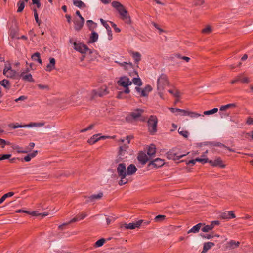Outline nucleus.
I'll use <instances>...</instances> for the list:
<instances>
[{
  "instance_id": "7c9ffc66",
  "label": "nucleus",
  "mask_w": 253,
  "mask_h": 253,
  "mask_svg": "<svg viewBox=\"0 0 253 253\" xmlns=\"http://www.w3.org/2000/svg\"><path fill=\"white\" fill-rule=\"evenodd\" d=\"M236 107V104L235 103H230L228 104L225 105L221 106L219 109L220 111H226V110L233 109Z\"/></svg>"
},
{
  "instance_id": "774afa93",
  "label": "nucleus",
  "mask_w": 253,
  "mask_h": 253,
  "mask_svg": "<svg viewBox=\"0 0 253 253\" xmlns=\"http://www.w3.org/2000/svg\"><path fill=\"white\" fill-rule=\"evenodd\" d=\"M94 125L93 124H91L89 125L87 128L82 129L80 132H86L87 130H91L93 128Z\"/></svg>"
},
{
  "instance_id": "2f4dec72",
  "label": "nucleus",
  "mask_w": 253,
  "mask_h": 253,
  "mask_svg": "<svg viewBox=\"0 0 253 253\" xmlns=\"http://www.w3.org/2000/svg\"><path fill=\"white\" fill-rule=\"evenodd\" d=\"M131 55L136 63H138L141 60V55L138 52H132Z\"/></svg>"
},
{
  "instance_id": "c85d7f7f",
  "label": "nucleus",
  "mask_w": 253,
  "mask_h": 253,
  "mask_svg": "<svg viewBox=\"0 0 253 253\" xmlns=\"http://www.w3.org/2000/svg\"><path fill=\"white\" fill-rule=\"evenodd\" d=\"M202 225H203V223H199L196 224V225L194 226L192 228H191L190 230H189L187 232V233L189 234L190 233H198Z\"/></svg>"
},
{
  "instance_id": "f3484780",
  "label": "nucleus",
  "mask_w": 253,
  "mask_h": 253,
  "mask_svg": "<svg viewBox=\"0 0 253 253\" xmlns=\"http://www.w3.org/2000/svg\"><path fill=\"white\" fill-rule=\"evenodd\" d=\"M150 159H151V158L145 152H142L138 156V160L143 165L145 164Z\"/></svg>"
},
{
  "instance_id": "b1692460",
  "label": "nucleus",
  "mask_w": 253,
  "mask_h": 253,
  "mask_svg": "<svg viewBox=\"0 0 253 253\" xmlns=\"http://www.w3.org/2000/svg\"><path fill=\"white\" fill-rule=\"evenodd\" d=\"M75 29L76 31L80 30L83 27L84 23V18H82L80 20H75Z\"/></svg>"
},
{
  "instance_id": "473e14b6",
  "label": "nucleus",
  "mask_w": 253,
  "mask_h": 253,
  "mask_svg": "<svg viewBox=\"0 0 253 253\" xmlns=\"http://www.w3.org/2000/svg\"><path fill=\"white\" fill-rule=\"evenodd\" d=\"M38 88L42 90L48 91L50 90L49 86L47 84H37Z\"/></svg>"
},
{
  "instance_id": "ea45409f",
  "label": "nucleus",
  "mask_w": 253,
  "mask_h": 253,
  "mask_svg": "<svg viewBox=\"0 0 253 253\" xmlns=\"http://www.w3.org/2000/svg\"><path fill=\"white\" fill-rule=\"evenodd\" d=\"M112 5L118 11H120V10L124 8V6L119 2L113 1L112 3Z\"/></svg>"
},
{
  "instance_id": "423d86ee",
  "label": "nucleus",
  "mask_w": 253,
  "mask_h": 253,
  "mask_svg": "<svg viewBox=\"0 0 253 253\" xmlns=\"http://www.w3.org/2000/svg\"><path fill=\"white\" fill-rule=\"evenodd\" d=\"M29 69L26 68L22 70L20 74H18V78L21 79L24 81L33 82L34 81L32 75L29 73Z\"/></svg>"
},
{
  "instance_id": "052dcab7",
  "label": "nucleus",
  "mask_w": 253,
  "mask_h": 253,
  "mask_svg": "<svg viewBox=\"0 0 253 253\" xmlns=\"http://www.w3.org/2000/svg\"><path fill=\"white\" fill-rule=\"evenodd\" d=\"M34 18L36 20V22L39 25H40L41 24V21L39 19L38 15L36 11V10L34 9Z\"/></svg>"
},
{
  "instance_id": "a211bd4d",
  "label": "nucleus",
  "mask_w": 253,
  "mask_h": 253,
  "mask_svg": "<svg viewBox=\"0 0 253 253\" xmlns=\"http://www.w3.org/2000/svg\"><path fill=\"white\" fill-rule=\"evenodd\" d=\"M143 112V109L140 108L136 109L131 113L130 117L135 120H137L141 117Z\"/></svg>"
},
{
  "instance_id": "5fc2aeb1",
  "label": "nucleus",
  "mask_w": 253,
  "mask_h": 253,
  "mask_svg": "<svg viewBox=\"0 0 253 253\" xmlns=\"http://www.w3.org/2000/svg\"><path fill=\"white\" fill-rule=\"evenodd\" d=\"M105 242V240L104 239H101L98 240L95 242V246L97 247H99L102 246Z\"/></svg>"
},
{
  "instance_id": "412c9836",
  "label": "nucleus",
  "mask_w": 253,
  "mask_h": 253,
  "mask_svg": "<svg viewBox=\"0 0 253 253\" xmlns=\"http://www.w3.org/2000/svg\"><path fill=\"white\" fill-rule=\"evenodd\" d=\"M103 194L102 192H99L96 194H93L89 197H87V202H94L96 200L100 199L103 197Z\"/></svg>"
},
{
  "instance_id": "c756f323",
  "label": "nucleus",
  "mask_w": 253,
  "mask_h": 253,
  "mask_svg": "<svg viewBox=\"0 0 253 253\" xmlns=\"http://www.w3.org/2000/svg\"><path fill=\"white\" fill-rule=\"evenodd\" d=\"M18 29H11L9 32V36L13 39H19L20 38L18 36Z\"/></svg>"
},
{
  "instance_id": "e2e57ef3",
  "label": "nucleus",
  "mask_w": 253,
  "mask_h": 253,
  "mask_svg": "<svg viewBox=\"0 0 253 253\" xmlns=\"http://www.w3.org/2000/svg\"><path fill=\"white\" fill-rule=\"evenodd\" d=\"M152 25L157 29L159 30V32H160V33H162L163 32H164V30L162 29V28H161L159 26L156 24V23H154V22H153L152 23Z\"/></svg>"
},
{
  "instance_id": "bf43d9fd",
  "label": "nucleus",
  "mask_w": 253,
  "mask_h": 253,
  "mask_svg": "<svg viewBox=\"0 0 253 253\" xmlns=\"http://www.w3.org/2000/svg\"><path fill=\"white\" fill-rule=\"evenodd\" d=\"M242 77V74L238 75L235 79L233 80L231 82V83L232 84H234L238 82V81H240L241 80L240 79H241Z\"/></svg>"
},
{
  "instance_id": "680f3d73",
  "label": "nucleus",
  "mask_w": 253,
  "mask_h": 253,
  "mask_svg": "<svg viewBox=\"0 0 253 253\" xmlns=\"http://www.w3.org/2000/svg\"><path fill=\"white\" fill-rule=\"evenodd\" d=\"M10 143L9 142H6L5 140L0 138V145L1 146L2 148H4L5 145H9Z\"/></svg>"
},
{
  "instance_id": "aec40b11",
  "label": "nucleus",
  "mask_w": 253,
  "mask_h": 253,
  "mask_svg": "<svg viewBox=\"0 0 253 253\" xmlns=\"http://www.w3.org/2000/svg\"><path fill=\"white\" fill-rule=\"evenodd\" d=\"M208 162L211 165L216 167L219 166L221 168H224L225 165L223 164L222 160L220 158H217L214 161L210 160L208 159Z\"/></svg>"
},
{
  "instance_id": "dca6fc26",
  "label": "nucleus",
  "mask_w": 253,
  "mask_h": 253,
  "mask_svg": "<svg viewBox=\"0 0 253 253\" xmlns=\"http://www.w3.org/2000/svg\"><path fill=\"white\" fill-rule=\"evenodd\" d=\"M127 147L128 146L126 145V144H125L124 146H120L119 151L120 159L124 160V159L127 158L128 156L130 155V154L126 151Z\"/></svg>"
},
{
  "instance_id": "c03bdc74",
  "label": "nucleus",
  "mask_w": 253,
  "mask_h": 253,
  "mask_svg": "<svg viewBox=\"0 0 253 253\" xmlns=\"http://www.w3.org/2000/svg\"><path fill=\"white\" fill-rule=\"evenodd\" d=\"M201 116H202V115H201L200 114L196 112L189 111V114H188V116H189L190 118H193V119L197 118ZM202 116H203V115H202Z\"/></svg>"
},
{
  "instance_id": "c9c22d12",
  "label": "nucleus",
  "mask_w": 253,
  "mask_h": 253,
  "mask_svg": "<svg viewBox=\"0 0 253 253\" xmlns=\"http://www.w3.org/2000/svg\"><path fill=\"white\" fill-rule=\"evenodd\" d=\"M168 92L169 93L171 94L173 96V97H174L175 98H178L180 97L181 93L177 90L170 89V90H169Z\"/></svg>"
},
{
  "instance_id": "4d7b16f0",
  "label": "nucleus",
  "mask_w": 253,
  "mask_h": 253,
  "mask_svg": "<svg viewBox=\"0 0 253 253\" xmlns=\"http://www.w3.org/2000/svg\"><path fill=\"white\" fill-rule=\"evenodd\" d=\"M221 217L223 219H230V216H229V212L227 211V212L222 213L221 215Z\"/></svg>"
},
{
  "instance_id": "79ce46f5",
  "label": "nucleus",
  "mask_w": 253,
  "mask_h": 253,
  "mask_svg": "<svg viewBox=\"0 0 253 253\" xmlns=\"http://www.w3.org/2000/svg\"><path fill=\"white\" fill-rule=\"evenodd\" d=\"M13 195L14 193L13 192H9L6 194H4L0 199V204H1L5 200L6 198L7 197H11Z\"/></svg>"
},
{
  "instance_id": "9b49d317",
  "label": "nucleus",
  "mask_w": 253,
  "mask_h": 253,
  "mask_svg": "<svg viewBox=\"0 0 253 253\" xmlns=\"http://www.w3.org/2000/svg\"><path fill=\"white\" fill-rule=\"evenodd\" d=\"M115 63H117L121 67H122L126 71L128 72L132 70H133V65L130 62H120L118 61H115Z\"/></svg>"
},
{
  "instance_id": "8fccbe9b",
  "label": "nucleus",
  "mask_w": 253,
  "mask_h": 253,
  "mask_svg": "<svg viewBox=\"0 0 253 253\" xmlns=\"http://www.w3.org/2000/svg\"><path fill=\"white\" fill-rule=\"evenodd\" d=\"M189 111L179 109V111L176 115H180L181 116H188Z\"/></svg>"
},
{
  "instance_id": "49530a36",
  "label": "nucleus",
  "mask_w": 253,
  "mask_h": 253,
  "mask_svg": "<svg viewBox=\"0 0 253 253\" xmlns=\"http://www.w3.org/2000/svg\"><path fill=\"white\" fill-rule=\"evenodd\" d=\"M212 31V27L210 26H207L202 30V32L205 34H209Z\"/></svg>"
},
{
  "instance_id": "4be33fe9",
  "label": "nucleus",
  "mask_w": 253,
  "mask_h": 253,
  "mask_svg": "<svg viewBox=\"0 0 253 253\" xmlns=\"http://www.w3.org/2000/svg\"><path fill=\"white\" fill-rule=\"evenodd\" d=\"M49 63L47 65L45 70L47 72H51L55 68L56 61L54 58H50Z\"/></svg>"
},
{
  "instance_id": "0eeeda50",
  "label": "nucleus",
  "mask_w": 253,
  "mask_h": 253,
  "mask_svg": "<svg viewBox=\"0 0 253 253\" xmlns=\"http://www.w3.org/2000/svg\"><path fill=\"white\" fill-rule=\"evenodd\" d=\"M165 160L164 159L157 158L149 162L148 165L149 169L159 168L162 167L165 164Z\"/></svg>"
},
{
  "instance_id": "393cba45",
  "label": "nucleus",
  "mask_w": 253,
  "mask_h": 253,
  "mask_svg": "<svg viewBox=\"0 0 253 253\" xmlns=\"http://www.w3.org/2000/svg\"><path fill=\"white\" fill-rule=\"evenodd\" d=\"M240 243L239 241H235L234 240H230L227 243V248L228 249H234L238 248L240 245Z\"/></svg>"
},
{
  "instance_id": "20e7f679",
  "label": "nucleus",
  "mask_w": 253,
  "mask_h": 253,
  "mask_svg": "<svg viewBox=\"0 0 253 253\" xmlns=\"http://www.w3.org/2000/svg\"><path fill=\"white\" fill-rule=\"evenodd\" d=\"M3 74L7 78L12 79H17L18 76V73L16 71L12 69L10 64H5Z\"/></svg>"
},
{
  "instance_id": "a878e982",
  "label": "nucleus",
  "mask_w": 253,
  "mask_h": 253,
  "mask_svg": "<svg viewBox=\"0 0 253 253\" xmlns=\"http://www.w3.org/2000/svg\"><path fill=\"white\" fill-rule=\"evenodd\" d=\"M215 245L214 243L211 242L205 243L203 245V249L201 253H206L209 249Z\"/></svg>"
},
{
  "instance_id": "37998d69",
  "label": "nucleus",
  "mask_w": 253,
  "mask_h": 253,
  "mask_svg": "<svg viewBox=\"0 0 253 253\" xmlns=\"http://www.w3.org/2000/svg\"><path fill=\"white\" fill-rule=\"evenodd\" d=\"M218 108H214L211 110L204 111L203 114H204V115H212V114L217 113L218 112Z\"/></svg>"
},
{
  "instance_id": "f03ea898",
  "label": "nucleus",
  "mask_w": 253,
  "mask_h": 253,
  "mask_svg": "<svg viewBox=\"0 0 253 253\" xmlns=\"http://www.w3.org/2000/svg\"><path fill=\"white\" fill-rule=\"evenodd\" d=\"M169 84L167 77L164 75L162 74L157 80V89L158 93L160 97L164 99L163 95V91L165 87Z\"/></svg>"
},
{
  "instance_id": "f704fd0d",
  "label": "nucleus",
  "mask_w": 253,
  "mask_h": 253,
  "mask_svg": "<svg viewBox=\"0 0 253 253\" xmlns=\"http://www.w3.org/2000/svg\"><path fill=\"white\" fill-rule=\"evenodd\" d=\"M98 39V35L97 33L93 31L91 33V35L90 37V42H96Z\"/></svg>"
},
{
  "instance_id": "338daca9",
  "label": "nucleus",
  "mask_w": 253,
  "mask_h": 253,
  "mask_svg": "<svg viewBox=\"0 0 253 253\" xmlns=\"http://www.w3.org/2000/svg\"><path fill=\"white\" fill-rule=\"evenodd\" d=\"M100 21L102 24L105 27L106 30L110 28L108 24L106 23V22L104 21L103 19H100Z\"/></svg>"
},
{
  "instance_id": "7ed1b4c3",
  "label": "nucleus",
  "mask_w": 253,
  "mask_h": 253,
  "mask_svg": "<svg viewBox=\"0 0 253 253\" xmlns=\"http://www.w3.org/2000/svg\"><path fill=\"white\" fill-rule=\"evenodd\" d=\"M118 84L125 88L124 93L128 94L130 92L128 86L132 84V81L128 77L126 76L121 77L118 81Z\"/></svg>"
},
{
  "instance_id": "58836bf2",
  "label": "nucleus",
  "mask_w": 253,
  "mask_h": 253,
  "mask_svg": "<svg viewBox=\"0 0 253 253\" xmlns=\"http://www.w3.org/2000/svg\"><path fill=\"white\" fill-rule=\"evenodd\" d=\"M12 148L19 153H27L29 152V150H22L21 148L17 145H13Z\"/></svg>"
},
{
  "instance_id": "1a4fd4ad",
  "label": "nucleus",
  "mask_w": 253,
  "mask_h": 253,
  "mask_svg": "<svg viewBox=\"0 0 253 253\" xmlns=\"http://www.w3.org/2000/svg\"><path fill=\"white\" fill-rule=\"evenodd\" d=\"M219 222L217 220L212 221L209 225H205L203 223L202 226H203L201 230L204 232H208L212 230L216 225H218Z\"/></svg>"
},
{
  "instance_id": "39448f33",
  "label": "nucleus",
  "mask_w": 253,
  "mask_h": 253,
  "mask_svg": "<svg viewBox=\"0 0 253 253\" xmlns=\"http://www.w3.org/2000/svg\"><path fill=\"white\" fill-rule=\"evenodd\" d=\"M158 119L156 116H151L148 120V129L153 134L157 131Z\"/></svg>"
},
{
  "instance_id": "6e6552de",
  "label": "nucleus",
  "mask_w": 253,
  "mask_h": 253,
  "mask_svg": "<svg viewBox=\"0 0 253 253\" xmlns=\"http://www.w3.org/2000/svg\"><path fill=\"white\" fill-rule=\"evenodd\" d=\"M109 93L108 88L106 86L101 87L98 91L93 90L91 92L92 98L96 96L102 97L107 95Z\"/></svg>"
},
{
  "instance_id": "de8ad7c7",
  "label": "nucleus",
  "mask_w": 253,
  "mask_h": 253,
  "mask_svg": "<svg viewBox=\"0 0 253 253\" xmlns=\"http://www.w3.org/2000/svg\"><path fill=\"white\" fill-rule=\"evenodd\" d=\"M0 84L6 88L9 87V82L7 80L4 79L0 82Z\"/></svg>"
},
{
  "instance_id": "f8f14e48",
  "label": "nucleus",
  "mask_w": 253,
  "mask_h": 253,
  "mask_svg": "<svg viewBox=\"0 0 253 253\" xmlns=\"http://www.w3.org/2000/svg\"><path fill=\"white\" fill-rule=\"evenodd\" d=\"M143 222V220H139L129 224H125L124 227L126 229H134L139 228Z\"/></svg>"
},
{
  "instance_id": "9d476101",
  "label": "nucleus",
  "mask_w": 253,
  "mask_h": 253,
  "mask_svg": "<svg viewBox=\"0 0 253 253\" xmlns=\"http://www.w3.org/2000/svg\"><path fill=\"white\" fill-rule=\"evenodd\" d=\"M135 89L140 94L141 96L146 97L147 96L148 93L151 91L152 88L151 86L148 85L143 89H142L139 87H136Z\"/></svg>"
},
{
  "instance_id": "a19ab883",
  "label": "nucleus",
  "mask_w": 253,
  "mask_h": 253,
  "mask_svg": "<svg viewBox=\"0 0 253 253\" xmlns=\"http://www.w3.org/2000/svg\"><path fill=\"white\" fill-rule=\"evenodd\" d=\"M86 23L89 29L90 30L93 31V29L95 28L97 26L96 23L93 22L92 20H87Z\"/></svg>"
},
{
  "instance_id": "72a5a7b5",
  "label": "nucleus",
  "mask_w": 253,
  "mask_h": 253,
  "mask_svg": "<svg viewBox=\"0 0 253 253\" xmlns=\"http://www.w3.org/2000/svg\"><path fill=\"white\" fill-rule=\"evenodd\" d=\"M179 134L182 136L183 137L187 138L189 135V133L187 130H186L182 128H179L178 130Z\"/></svg>"
},
{
  "instance_id": "bb28decb",
  "label": "nucleus",
  "mask_w": 253,
  "mask_h": 253,
  "mask_svg": "<svg viewBox=\"0 0 253 253\" xmlns=\"http://www.w3.org/2000/svg\"><path fill=\"white\" fill-rule=\"evenodd\" d=\"M147 154L152 158L156 154V147L154 144H151L148 149Z\"/></svg>"
},
{
  "instance_id": "5701e85b",
  "label": "nucleus",
  "mask_w": 253,
  "mask_h": 253,
  "mask_svg": "<svg viewBox=\"0 0 253 253\" xmlns=\"http://www.w3.org/2000/svg\"><path fill=\"white\" fill-rule=\"evenodd\" d=\"M196 162H199L202 164H205V163H206L208 162V158H197L195 159L191 160H189V161L186 162V164L187 165H189V164L194 165L195 164Z\"/></svg>"
},
{
  "instance_id": "ddd939ff",
  "label": "nucleus",
  "mask_w": 253,
  "mask_h": 253,
  "mask_svg": "<svg viewBox=\"0 0 253 253\" xmlns=\"http://www.w3.org/2000/svg\"><path fill=\"white\" fill-rule=\"evenodd\" d=\"M121 16V18L124 20L125 23L127 24L131 23L130 17L127 14V11L124 8V7L118 11Z\"/></svg>"
},
{
  "instance_id": "13d9d810",
  "label": "nucleus",
  "mask_w": 253,
  "mask_h": 253,
  "mask_svg": "<svg viewBox=\"0 0 253 253\" xmlns=\"http://www.w3.org/2000/svg\"><path fill=\"white\" fill-rule=\"evenodd\" d=\"M45 122H41L39 123H34V127H40L42 126H43L45 125Z\"/></svg>"
},
{
  "instance_id": "a18cd8bd",
  "label": "nucleus",
  "mask_w": 253,
  "mask_h": 253,
  "mask_svg": "<svg viewBox=\"0 0 253 253\" xmlns=\"http://www.w3.org/2000/svg\"><path fill=\"white\" fill-rule=\"evenodd\" d=\"M166 219V216L164 215H158L154 218V221L156 222H161Z\"/></svg>"
},
{
  "instance_id": "09e8293b",
  "label": "nucleus",
  "mask_w": 253,
  "mask_h": 253,
  "mask_svg": "<svg viewBox=\"0 0 253 253\" xmlns=\"http://www.w3.org/2000/svg\"><path fill=\"white\" fill-rule=\"evenodd\" d=\"M17 5L18 7V9H17V12H21L24 8L25 4H24V2L22 1H20L18 3Z\"/></svg>"
},
{
  "instance_id": "cd10ccee",
  "label": "nucleus",
  "mask_w": 253,
  "mask_h": 253,
  "mask_svg": "<svg viewBox=\"0 0 253 253\" xmlns=\"http://www.w3.org/2000/svg\"><path fill=\"white\" fill-rule=\"evenodd\" d=\"M100 140V134L93 135L90 138L87 140V143L90 145H92Z\"/></svg>"
},
{
  "instance_id": "6e6d98bb",
  "label": "nucleus",
  "mask_w": 253,
  "mask_h": 253,
  "mask_svg": "<svg viewBox=\"0 0 253 253\" xmlns=\"http://www.w3.org/2000/svg\"><path fill=\"white\" fill-rule=\"evenodd\" d=\"M9 127L13 128V129H16L18 128H24L23 126V125H19L18 123H16V124H10L9 125Z\"/></svg>"
},
{
  "instance_id": "3c124183",
  "label": "nucleus",
  "mask_w": 253,
  "mask_h": 253,
  "mask_svg": "<svg viewBox=\"0 0 253 253\" xmlns=\"http://www.w3.org/2000/svg\"><path fill=\"white\" fill-rule=\"evenodd\" d=\"M78 220V218H74L73 219H72V220H71L69 222H66V223H64L63 224H62V225H60L59 226V228L60 229H62V227L64 226H66V225H69V224L70 223H72L73 222H76Z\"/></svg>"
},
{
  "instance_id": "0e129e2a",
  "label": "nucleus",
  "mask_w": 253,
  "mask_h": 253,
  "mask_svg": "<svg viewBox=\"0 0 253 253\" xmlns=\"http://www.w3.org/2000/svg\"><path fill=\"white\" fill-rule=\"evenodd\" d=\"M204 0H195L194 4L196 6H200L204 3Z\"/></svg>"
},
{
  "instance_id": "69168bd1",
  "label": "nucleus",
  "mask_w": 253,
  "mask_h": 253,
  "mask_svg": "<svg viewBox=\"0 0 253 253\" xmlns=\"http://www.w3.org/2000/svg\"><path fill=\"white\" fill-rule=\"evenodd\" d=\"M11 156V154H3L0 157V161L8 159Z\"/></svg>"
},
{
  "instance_id": "f257e3e1",
  "label": "nucleus",
  "mask_w": 253,
  "mask_h": 253,
  "mask_svg": "<svg viewBox=\"0 0 253 253\" xmlns=\"http://www.w3.org/2000/svg\"><path fill=\"white\" fill-rule=\"evenodd\" d=\"M137 168L133 164L129 165L126 168V164L123 163H119L116 167V172L120 178L118 184L123 185L127 183L128 176L134 174L137 171Z\"/></svg>"
},
{
  "instance_id": "2eb2a0df",
  "label": "nucleus",
  "mask_w": 253,
  "mask_h": 253,
  "mask_svg": "<svg viewBox=\"0 0 253 253\" xmlns=\"http://www.w3.org/2000/svg\"><path fill=\"white\" fill-rule=\"evenodd\" d=\"M187 154H179L177 153H175L173 151H169L167 153V157L169 159H172L174 160H177L186 156Z\"/></svg>"
},
{
  "instance_id": "603ef678",
  "label": "nucleus",
  "mask_w": 253,
  "mask_h": 253,
  "mask_svg": "<svg viewBox=\"0 0 253 253\" xmlns=\"http://www.w3.org/2000/svg\"><path fill=\"white\" fill-rule=\"evenodd\" d=\"M132 138V136H127L126 138V139H121L119 140V142L124 143L126 141L127 144H128L130 143V140Z\"/></svg>"
},
{
  "instance_id": "4468645a",
  "label": "nucleus",
  "mask_w": 253,
  "mask_h": 253,
  "mask_svg": "<svg viewBox=\"0 0 253 253\" xmlns=\"http://www.w3.org/2000/svg\"><path fill=\"white\" fill-rule=\"evenodd\" d=\"M74 48L81 53H85L88 50V48L84 44L81 43L74 42Z\"/></svg>"
},
{
  "instance_id": "4c0bfd02",
  "label": "nucleus",
  "mask_w": 253,
  "mask_h": 253,
  "mask_svg": "<svg viewBox=\"0 0 253 253\" xmlns=\"http://www.w3.org/2000/svg\"><path fill=\"white\" fill-rule=\"evenodd\" d=\"M31 57L33 60L37 61L39 63L42 64V60L40 58V54L39 53H35L33 55H32Z\"/></svg>"
},
{
  "instance_id": "e433bc0d",
  "label": "nucleus",
  "mask_w": 253,
  "mask_h": 253,
  "mask_svg": "<svg viewBox=\"0 0 253 253\" xmlns=\"http://www.w3.org/2000/svg\"><path fill=\"white\" fill-rule=\"evenodd\" d=\"M73 4L79 8L85 7V4L81 0H73Z\"/></svg>"
},
{
  "instance_id": "6ab92c4d",
  "label": "nucleus",
  "mask_w": 253,
  "mask_h": 253,
  "mask_svg": "<svg viewBox=\"0 0 253 253\" xmlns=\"http://www.w3.org/2000/svg\"><path fill=\"white\" fill-rule=\"evenodd\" d=\"M130 76L136 75V77H133L132 80V83L135 85H138V86H140L142 84V82L141 81V79L139 77L138 73L136 71H134L133 73H129Z\"/></svg>"
},
{
  "instance_id": "864d4df0",
  "label": "nucleus",
  "mask_w": 253,
  "mask_h": 253,
  "mask_svg": "<svg viewBox=\"0 0 253 253\" xmlns=\"http://www.w3.org/2000/svg\"><path fill=\"white\" fill-rule=\"evenodd\" d=\"M23 212L24 213H28V214L32 215V216H40L41 214V213H39V212H38L37 211H32V212H30V211H23Z\"/></svg>"
}]
</instances>
